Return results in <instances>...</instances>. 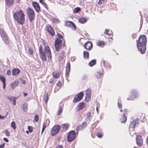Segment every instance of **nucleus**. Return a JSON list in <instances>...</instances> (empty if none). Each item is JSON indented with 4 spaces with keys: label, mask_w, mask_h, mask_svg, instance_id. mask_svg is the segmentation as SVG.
<instances>
[{
    "label": "nucleus",
    "mask_w": 148,
    "mask_h": 148,
    "mask_svg": "<svg viewBox=\"0 0 148 148\" xmlns=\"http://www.w3.org/2000/svg\"><path fill=\"white\" fill-rule=\"evenodd\" d=\"M124 111L125 112L124 113H125V115L127 114L128 112H129V110L127 108L124 109Z\"/></svg>",
    "instance_id": "680f3d73"
},
{
    "label": "nucleus",
    "mask_w": 148,
    "mask_h": 148,
    "mask_svg": "<svg viewBox=\"0 0 148 148\" xmlns=\"http://www.w3.org/2000/svg\"><path fill=\"white\" fill-rule=\"evenodd\" d=\"M60 127L59 125H56L53 127L51 131V135L52 136H53L59 132Z\"/></svg>",
    "instance_id": "9d476101"
},
{
    "label": "nucleus",
    "mask_w": 148,
    "mask_h": 148,
    "mask_svg": "<svg viewBox=\"0 0 148 148\" xmlns=\"http://www.w3.org/2000/svg\"><path fill=\"white\" fill-rule=\"evenodd\" d=\"M20 73V71L18 69H14L12 70V74L14 76H17Z\"/></svg>",
    "instance_id": "aec40b11"
},
{
    "label": "nucleus",
    "mask_w": 148,
    "mask_h": 148,
    "mask_svg": "<svg viewBox=\"0 0 148 148\" xmlns=\"http://www.w3.org/2000/svg\"><path fill=\"white\" fill-rule=\"evenodd\" d=\"M42 44L40 45L38 47L39 55L40 58L43 61H46L47 58L51 60L52 55L48 43L45 40L42 41Z\"/></svg>",
    "instance_id": "f257e3e1"
},
{
    "label": "nucleus",
    "mask_w": 148,
    "mask_h": 148,
    "mask_svg": "<svg viewBox=\"0 0 148 148\" xmlns=\"http://www.w3.org/2000/svg\"><path fill=\"white\" fill-rule=\"evenodd\" d=\"M85 106V104L83 102H80L79 103L77 107V110L78 111H79L80 110L84 109Z\"/></svg>",
    "instance_id": "2eb2a0df"
},
{
    "label": "nucleus",
    "mask_w": 148,
    "mask_h": 148,
    "mask_svg": "<svg viewBox=\"0 0 148 148\" xmlns=\"http://www.w3.org/2000/svg\"><path fill=\"white\" fill-rule=\"evenodd\" d=\"M0 35L4 43L8 45L9 38L7 33L1 28H0Z\"/></svg>",
    "instance_id": "423d86ee"
},
{
    "label": "nucleus",
    "mask_w": 148,
    "mask_h": 148,
    "mask_svg": "<svg viewBox=\"0 0 148 148\" xmlns=\"http://www.w3.org/2000/svg\"><path fill=\"white\" fill-rule=\"evenodd\" d=\"M23 110L25 112H27L28 110V104L27 103H24L22 106Z\"/></svg>",
    "instance_id": "c85d7f7f"
},
{
    "label": "nucleus",
    "mask_w": 148,
    "mask_h": 148,
    "mask_svg": "<svg viewBox=\"0 0 148 148\" xmlns=\"http://www.w3.org/2000/svg\"><path fill=\"white\" fill-rule=\"evenodd\" d=\"M140 119H142L143 122H145L146 121L145 114L144 113L142 114L140 117Z\"/></svg>",
    "instance_id": "c9c22d12"
},
{
    "label": "nucleus",
    "mask_w": 148,
    "mask_h": 148,
    "mask_svg": "<svg viewBox=\"0 0 148 148\" xmlns=\"http://www.w3.org/2000/svg\"><path fill=\"white\" fill-rule=\"evenodd\" d=\"M73 23L71 21H67L66 22L65 24L66 25V26L70 27L72 25Z\"/></svg>",
    "instance_id": "a19ab883"
},
{
    "label": "nucleus",
    "mask_w": 148,
    "mask_h": 148,
    "mask_svg": "<svg viewBox=\"0 0 148 148\" xmlns=\"http://www.w3.org/2000/svg\"><path fill=\"white\" fill-rule=\"evenodd\" d=\"M45 29L50 35L52 36L54 35L55 34L54 30L50 25L49 24L45 26Z\"/></svg>",
    "instance_id": "9b49d317"
},
{
    "label": "nucleus",
    "mask_w": 148,
    "mask_h": 148,
    "mask_svg": "<svg viewBox=\"0 0 148 148\" xmlns=\"http://www.w3.org/2000/svg\"><path fill=\"white\" fill-rule=\"evenodd\" d=\"M48 94H47L46 96L44 97V101L46 103H47L48 100Z\"/></svg>",
    "instance_id": "8fccbe9b"
},
{
    "label": "nucleus",
    "mask_w": 148,
    "mask_h": 148,
    "mask_svg": "<svg viewBox=\"0 0 148 148\" xmlns=\"http://www.w3.org/2000/svg\"><path fill=\"white\" fill-rule=\"evenodd\" d=\"M39 117L37 115L35 116L34 118V121L36 122H38V121Z\"/></svg>",
    "instance_id": "3c124183"
},
{
    "label": "nucleus",
    "mask_w": 148,
    "mask_h": 148,
    "mask_svg": "<svg viewBox=\"0 0 148 148\" xmlns=\"http://www.w3.org/2000/svg\"><path fill=\"white\" fill-rule=\"evenodd\" d=\"M32 5L35 10L38 13L39 12L40 10V8L39 3L35 1L32 2Z\"/></svg>",
    "instance_id": "f8f14e48"
},
{
    "label": "nucleus",
    "mask_w": 148,
    "mask_h": 148,
    "mask_svg": "<svg viewBox=\"0 0 148 148\" xmlns=\"http://www.w3.org/2000/svg\"><path fill=\"white\" fill-rule=\"evenodd\" d=\"M86 116V120H88V123H89L90 121V118L91 116V113L90 112H88Z\"/></svg>",
    "instance_id": "f704fd0d"
},
{
    "label": "nucleus",
    "mask_w": 148,
    "mask_h": 148,
    "mask_svg": "<svg viewBox=\"0 0 148 148\" xmlns=\"http://www.w3.org/2000/svg\"><path fill=\"white\" fill-rule=\"evenodd\" d=\"M136 142L137 145L141 147L143 145V140L141 136L137 135L136 137Z\"/></svg>",
    "instance_id": "ddd939ff"
},
{
    "label": "nucleus",
    "mask_w": 148,
    "mask_h": 148,
    "mask_svg": "<svg viewBox=\"0 0 148 148\" xmlns=\"http://www.w3.org/2000/svg\"><path fill=\"white\" fill-rule=\"evenodd\" d=\"M14 0H5V3L6 5L10 6L13 5Z\"/></svg>",
    "instance_id": "6ab92c4d"
},
{
    "label": "nucleus",
    "mask_w": 148,
    "mask_h": 148,
    "mask_svg": "<svg viewBox=\"0 0 148 148\" xmlns=\"http://www.w3.org/2000/svg\"><path fill=\"white\" fill-rule=\"evenodd\" d=\"M81 125L84 129L87 127L88 125V124L87 122H84L82 123V124Z\"/></svg>",
    "instance_id": "49530a36"
},
{
    "label": "nucleus",
    "mask_w": 148,
    "mask_h": 148,
    "mask_svg": "<svg viewBox=\"0 0 148 148\" xmlns=\"http://www.w3.org/2000/svg\"><path fill=\"white\" fill-rule=\"evenodd\" d=\"M136 124V122L135 121H133L131 122L130 127V128H134L135 127V125Z\"/></svg>",
    "instance_id": "72a5a7b5"
},
{
    "label": "nucleus",
    "mask_w": 148,
    "mask_h": 148,
    "mask_svg": "<svg viewBox=\"0 0 148 148\" xmlns=\"http://www.w3.org/2000/svg\"><path fill=\"white\" fill-rule=\"evenodd\" d=\"M4 133L8 137L10 136V133L8 130H5Z\"/></svg>",
    "instance_id": "6e6d98bb"
},
{
    "label": "nucleus",
    "mask_w": 148,
    "mask_h": 148,
    "mask_svg": "<svg viewBox=\"0 0 148 148\" xmlns=\"http://www.w3.org/2000/svg\"><path fill=\"white\" fill-rule=\"evenodd\" d=\"M70 27L73 30H75L76 29V27L75 25L73 23Z\"/></svg>",
    "instance_id": "864d4df0"
},
{
    "label": "nucleus",
    "mask_w": 148,
    "mask_h": 148,
    "mask_svg": "<svg viewBox=\"0 0 148 148\" xmlns=\"http://www.w3.org/2000/svg\"><path fill=\"white\" fill-rule=\"evenodd\" d=\"M118 106L119 108H122V104L121 103H119L118 102Z\"/></svg>",
    "instance_id": "69168bd1"
},
{
    "label": "nucleus",
    "mask_w": 148,
    "mask_h": 148,
    "mask_svg": "<svg viewBox=\"0 0 148 148\" xmlns=\"http://www.w3.org/2000/svg\"><path fill=\"white\" fill-rule=\"evenodd\" d=\"M17 98L16 97L9 96L8 97V99L10 101H13V104L14 105H15L16 104V100Z\"/></svg>",
    "instance_id": "412c9836"
},
{
    "label": "nucleus",
    "mask_w": 148,
    "mask_h": 148,
    "mask_svg": "<svg viewBox=\"0 0 148 148\" xmlns=\"http://www.w3.org/2000/svg\"><path fill=\"white\" fill-rule=\"evenodd\" d=\"M107 1L106 0H100L98 2V4L99 5H101L103 3V1L104 2H106Z\"/></svg>",
    "instance_id": "13d9d810"
},
{
    "label": "nucleus",
    "mask_w": 148,
    "mask_h": 148,
    "mask_svg": "<svg viewBox=\"0 0 148 148\" xmlns=\"http://www.w3.org/2000/svg\"><path fill=\"white\" fill-rule=\"evenodd\" d=\"M96 61L95 60H92L89 63V65L90 66H92L93 65H95L96 64Z\"/></svg>",
    "instance_id": "ea45409f"
},
{
    "label": "nucleus",
    "mask_w": 148,
    "mask_h": 148,
    "mask_svg": "<svg viewBox=\"0 0 148 148\" xmlns=\"http://www.w3.org/2000/svg\"><path fill=\"white\" fill-rule=\"evenodd\" d=\"M76 137L75 132L73 130H72L69 132L67 136V140L70 142L73 140Z\"/></svg>",
    "instance_id": "6e6552de"
},
{
    "label": "nucleus",
    "mask_w": 148,
    "mask_h": 148,
    "mask_svg": "<svg viewBox=\"0 0 148 148\" xmlns=\"http://www.w3.org/2000/svg\"><path fill=\"white\" fill-rule=\"evenodd\" d=\"M8 114V112H6V114L5 116H2L1 115H0V119H5L6 117L7 116Z\"/></svg>",
    "instance_id": "5fc2aeb1"
},
{
    "label": "nucleus",
    "mask_w": 148,
    "mask_h": 148,
    "mask_svg": "<svg viewBox=\"0 0 148 148\" xmlns=\"http://www.w3.org/2000/svg\"><path fill=\"white\" fill-rule=\"evenodd\" d=\"M81 10V9L79 7H77L73 10V12L75 13H76L79 12Z\"/></svg>",
    "instance_id": "79ce46f5"
},
{
    "label": "nucleus",
    "mask_w": 148,
    "mask_h": 148,
    "mask_svg": "<svg viewBox=\"0 0 148 148\" xmlns=\"http://www.w3.org/2000/svg\"><path fill=\"white\" fill-rule=\"evenodd\" d=\"M120 119L122 123H124L126 121L127 118L125 113L123 114L122 116L121 117Z\"/></svg>",
    "instance_id": "5701e85b"
},
{
    "label": "nucleus",
    "mask_w": 148,
    "mask_h": 148,
    "mask_svg": "<svg viewBox=\"0 0 148 148\" xmlns=\"http://www.w3.org/2000/svg\"><path fill=\"white\" fill-rule=\"evenodd\" d=\"M52 21L53 23H57L60 22V20L58 18H52Z\"/></svg>",
    "instance_id": "58836bf2"
},
{
    "label": "nucleus",
    "mask_w": 148,
    "mask_h": 148,
    "mask_svg": "<svg viewBox=\"0 0 148 148\" xmlns=\"http://www.w3.org/2000/svg\"><path fill=\"white\" fill-rule=\"evenodd\" d=\"M91 89L89 88L86 90L85 95L91 96Z\"/></svg>",
    "instance_id": "7c9ffc66"
},
{
    "label": "nucleus",
    "mask_w": 148,
    "mask_h": 148,
    "mask_svg": "<svg viewBox=\"0 0 148 148\" xmlns=\"http://www.w3.org/2000/svg\"><path fill=\"white\" fill-rule=\"evenodd\" d=\"M11 126L14 130L16 129V126L15 122L13 121L11 123Z\"/></svg>",
    "instance_id": "a18cd8bd"
},
{
    "label": "nucleus",
    "mask_w": 148,
    "mask_h": 148,
    "mask_svg": "<svg viewBox=\"0 0 148 148\" xmlns=\"http://www.w3.org/2000/svg\"><path fill=\"white\" fill-rule=\"evenodd\" d=\"M0 80L3 83V89L5 88L6 86V79L5 77L0 75Z\"/></svg>",
    "instance_id": "f3484780"
},
{
    "label": "nucleus",
    "mask_w": 148,
    "mask_h": 148,
    "mask_svg": "<svg viewBox=\"0 0 148 148\" xmlns=\"http://www.w3.org/2000/svg\"><path fill=\"white\" fill-rule=\"evenodd\" d=\"M83 129L81 125H79L77 127V132H78L79 130H82Z\"/></svg>",
    "instance_id": "de8ad7c7"
},
{
    "label": "nucleus",
    "mask_w": 148,
    "mask_h": 148,
    "mask_svg": "<svg viewBox=\"0 0 148 148\" xmlns=\"http://www.w3.org/2000/svg\"><path fill=\"white\" fill-rule=\"evenodd\" d=\"M62 130L63 131H66L69 128V125L68 124H64L62 125Z\"/></svg>",
    "instance_id": "bb28decb"
},
{
    "label": "nucleus",
    "mask_w": 148,
    "mask_h": 148,
    "mask_svg": "<svg viewBox=\"0 0 148 148\" xmlns=\"http://www.w3.org/2000/svg\"><path fill=\"white\" fill-rule=\"evenodd\" d=\"M54 81V80L53 78L51 79L49 81V83L50 84H52Z\"/></svg>",
    "instance_id": "0e129e2a"
},
{
    "label": "nucleus",
    "mask_w": 148,
    "mask_h": 148,
    "mask_svg": "<svg viewBox=\"0 0 148 148\" xmlns=\"http://www.w3.org/2000/svg\"><path fill=\"white\" fill-rule=\"evenodd\" d=\"M91 98V96L85 95V101L87 102H88L89 101H90Z\"/></svg>",
    "instance_id": "e433bc0d"
},
{
    "label": "nucleus",
    "mask_w": 148,
    "mask_h": 148,
    "mask_svg": "<svg viewBox=\"0 0 148 148\" xmlns=\"http://www.w3.org/2000/svg\"><path fill=\"white\" fill-rule=\"evenodd\" d=\"M105 32L104 33V34H105L106 35H108L110 36H112V33L111 32H110L109 30L107 29H106L105 30Z\"/></svg>",
    "instance_id": "473e14b6"
},
{
    "label": "nucleus",
    "mask_w": 148,
    "mask_h": 148,
    "mask_svg": "<svg viewBox=\"0 0 148 148\" xmlns=\"http://www.w3.org/2000/svg\"><path fill=\"white\" fill-rule=\"evenodd\" d=\"M105 43L104 41L100 40H98L96 43V45L97 46L101 47L105 44Z\"/></svg>",
    "instance_id": "cd10ccee"
},
{
    "label": "nucleus",
    "mask_w": 148,
    "mask_h": 148,
    "mask_svg": "<svg viewBox=\"0 0 148 148\" xmlns=\"http://www.w3.org/2000/svg\"><path fill=\"white\" fill-rule=\"evenodd\" d=\"M84 96V93L83 92H81L77 93L75 97L73 100V102L74 103L78 102L81 100Z\"/></svg>",
    "instance_id": "1a4fd4ad"
},
{
    "label": "nucleus",
    "mask_w": 148,
    "mask_h": 148,
    "mask_svg": "<svg viewBox=\"0 0 148 148\" xmlns=\"http://www.w3.org/2000/svg\"><path fill=\"white\" fill-rule=\"evenodd\" d=\"M97 136L99 138H101L102 136V135L100 133H98L97 135Z\"/></svg>",
    "instance_id": "052dcab7"
},
{
    "label": "nucleus",
    "mask_w": 148,
    "mask_h": 148,
    "mask_svg": "<svg viewBox=\"0 0 148 148\" xmlns=\"http://www.w3.org/2000/svg\"><path fill=\"white\" fill-rule=\"evenodd\" d=\"M26 12L29 21L32 22L35 17V13L33 9L28 7L26 9Z\"/></svg>",
    "instance_id": "39448f33"
},
{
    "label": "nucleus",
    "mask_w": 148,
    "mask_h": 148,
    "mask_svg": "<svg viewBox=\"0 0 148 148\" xmlns=\"http://www.w3.org/2000/svg\"><path fill=\"white\" fill-rule=\"evenodd\" d=\"M60 75V73L59 72H54L52 73V76L55 79L58 78Z\"/></svg>",
    "instance_id": "a878e982"
},
{
    "label": "nucleus",
    "mask_w": 148,
    "mask_h": 148,
    "mask_svg": "<svg viewBox=\"0 0 148 148\" xmlns=\"http://www.w3.org/2000/svg\"><path fill=\"white\" fill-rule=\"evenodd\" d=\"M138 97V92L134 89L132 90L130 92V96L127 99L128 100H134Z\"/></svg>",
    "instance_id": "0eeeda50"
},
{
    "label": "nucleus",
    "mask_w": 148,
    "mask_h": 148,
    "mask_svg": "<svg viewBox=\"0 0 148 148\" xmlns=\"http://www.w3.org/2000/svg\"><path fill=\"white\" fill-rule=\"evenodd\" d=\"M47 126H48V125H47V122L46 121H44L43 122V124L42 129V130L41 131V134H42V133L44 131L46 127Z\"/></svg>",
    "instance_id": "c756f323"
},
{
    "label": "nucleus",
    "mask_w": 148,
    "mask_h": 148,
    "mask_svg": "<svg viewBox=\"0 0 148 148\" xmlns=\"http://www.w3.org/2000/svg\"><path fill=\"white\" fill-rule=\"evenodd\" d=\"M29 52L31 55H33L34 52L33 49L32 47H29Z\"/></svg>",
    "instance_id": "09e8293b"
},
{
    "label": "nucleus",
    "mask_w": 148,
    "mask_h": 148,
    "mask_svg": "<svg viewBox=\"0 0 148 148\" xmlns=\"http://www.w3.org/2000/svg\"><path fill=\"white\" fill-rule=\"evenodd\" d=\"M5 143L0 145V148H3L5 145Z\"/></svg>",
    "instance_id": "774afa93"
},
{
    "label": "nucleus",
    "mask_w": 148,
    "mask_h": 148,
    "mask_svg": "<svg viewBox=\"0 0 148 148\" xmlns=\"http://www.w3.org/2000/svg\"><path fill=\"white\" fill-rule=\"evenodd\" d=\"M70 70V63H67L66 67V78L69 77V72Z\"/></svg>",
    "instance_id": "dca6fc26"
},
{
    "label": "nucleus",
    "mask_w": 148,
    "mask_h": 148,
    "mask_svg": "<svg viewBox=\"0 0 148 148\" xmlns=\"http://www.w3.org/2000/svg\"><path fill=\"white\" fill-rule=\"evenodd\" d=\"M87 21V19L85 17H81L79 19V21L81 23L84 24Z\"/></svg>",
    "instance_id": "393cba45"
},
{
    "label": "nucleus",
    "mask_w": 148,
    "mask_h": 148,
    "mask_svg": "<svg viewBox=\"0 0 148 148\" xmlns=\"http://www.w3.org/2000/svg\"><path fill=\"white\" fill-rule=\"evenodd\" d=\"M137 46L138 50L142 54L144 53L146 51V45L147 42L146 36L144 35L140 36L136 40Z\"/></svg>",
    "instance_id": "f03ea898"
},
{
    "label": "nucleus",
    "mask_w": 148,
    "mask_h": 148,
    "mask_svg": "<svg viewBox=\"0 0 148 148\" xmlns=\"http://www.w3.org/2000/svg\"><path fill=\"white\" fill-rule=\"evenodd\" d=\"M103 73L101 72H97L95 74V77L97 79H99L103 76Z\"/></svg>",
    "instance_id": "b1692460"
},
{
    "label": "nucleus",
    "mask_w": 148,
    "mask_h": 148,
    "mask_svg": "<svg viewBox=\"0 0 148 148\" xmlns=\"http://www.w3.org/2000/svg\"><path fill=\"white\" fill-rule=\"evenodd\" d=\"M56 85L60 88L62 86V83L60 80L58 81V83L56 84Z\"/></svg>",
    "instance_id": "4d7b16f0"
},
{
    "label": "nucleus",
    "mask_w": 148,
    "mask_h": 148,
    "mask_svg": "<svg viewBox=\"0 0 148 148\" xmlns=\"http://www.w3.org/2000/svg\"><path fill=\"white\" fill-rule=\"evenodd\" d=\"M63 109L61 107H59V108L58 110V112H57V115H60L62 113V111Z\"/></svg>",
    "instance_id": "37998d69"
},
{
    "label": "nucleus",
    "mask_w": 148,
    "mask_h": 148,
    "mask_svg": "<svg viewBox=\"0 0 148 148\" xmlns=\"http://www.w3.org/2000/svg\"><path fill=\"white\" fill-rule=\"evenodd\" d=\"M87 75H84L82 76V79H83V80L86 79L87 78Z\"/></svg>",
    "instance_id": "e2e57ef3"
},
{
    "label": "nucleus",
    "mask_w": 148,
    "mask_h": 148,
    "mask_svg": "<svg viewBox=\"0 0 148 148\" xmlns=\"http://www.w3.org/2000/svg\"><path fill=\"white\" fill-rule=\"evenodd\" d=\"M18 83L19 81L18 80H15L11 84V87L12 88L14 89L18 86Z\"/></svg>",
    "instance_id": "4be33fe9"
},
{
    "label": "nucleus",
    "mask_w": 148,
    "mask_h": 148,
    "mask_svg": "<svg viewBox=\"0 0 148 148\" xmlns=\"http://www.w3.org/2000/svg\"><path fill=\"white\" fill-rule=\"evenodd\" d=\"M25 16L24 12L21 9L16 11L13 14L14 19L20 25H23L25 23Z\"/></svg>",
    "instance_id": "7ed1b4c3"
},
{
    "label": "nucleus",
    "mask_w": 148,
    "mask_h": 148,
    "mask_svg": "<svg viewBox=\"0 0 148 148\" xmlns=\"http://www.w3.org/2000/svg\"><path fill=\"white\" fill-rule=\"evenodd\" d=\"M39 2L43 5L45 8H47V5L45 2V0H39Z\"/></svg>",
    "instance_id": "4c0bfd02"
},
{
    "label": "nucleus",
    "mask_w": 148,
    "mask_h": 148,
    "mask_svg": "<svg viewBox=\"0 0 148 148\" xmlns=\"http://www.w3.org/2000/svg\"><path fill=\"white\" fill-rule=\"evenodd\" d=\"M34 128L32 126H28V129L30 133H31L33 132Z\"/></svg>",
    "instance_id": "603ef678"
},
{
    "label": "nucleus",
    "mask_w": 148,
    "mask_h": 148,
    "mask_svg": "<svg viewBox=\"0 0 148 148\" xmlns=\"http://www.w3.org/2000/svg\"><path fill=\"white\" fill-rule=\"evenodd\" d=\"M103 63L104 66L108 68H110L111 67V65L110 64L107 63H106L104 61H103Z\"/></svg>",
    "instance_id": "c03bdc74"
},
{
    "label": "nucleus",
    "mask_w": 148,
    "mask_h": 148,
    "mask_svg": "<svg viewBox=\"0 0 148 148\" xmlns=\"http://www.w3.org/2000/svg\"><path fill=\"white\" fill-rule=\"evenodd\" d=\"M56 148H63V147L61 145H58L56 147Z\"/></svg>",
    "instance_id": "338daca9"
},
{
    "label": "nucleus",
    "mask_w": 148,
    "mask_h": 148,
    "mask_svg": "<svg viewBox=\"0 0 148 148\" xmlns=\"http://www.w3.org/2000/svg\"><path fill=\"white\" fill-rule=\"evenodd\" d=\"M65 52L62 51L60 52L58 60L59 61H61L65 57Z\"/></svg>",
    "instance_id": "a211bd4d"
},
{
    "label": "nucleus",
    "mask_w": 148,
    "mask_h": 148,
    "mask_svg": "<svg viewBox=\"0 0 148 148\" xmlns=\"http://www.w3.org/2000/svg\"><path fill=\"white\" fill-rule=\"evenodd\" d=\"M6 74L7 75L10 76L11 75V71L10 69H9L7 71Z\"/></svg>",
    "instance_id": "bf43d9fd"
},
{
    "label": "nucleus",
    "mask_w": 148,
    "mask_h": 148,
    "mask_svg": "<svg viewBox=\"0 0 148 148\" xmlns=\"http://www.w3.org/2000/svg\"><path fill=\"white\" fill-rule=\"evenodd\" d=\"M85 49L88 50H90L92 48V42L88 41L84 45Z\"/></svg>",
    "instance_id": "4468645a"
},
{
    "label": "nucleus",
    "mask_w": 148,
    "mask_h": 148,
    "mask_svg": "<svg viewBox=\"0 0 148 148\" xmlns=\"http://www.w3.org/2000/svg\"><path fill=\"white\" fill-rule=\"evenodd\" d=\"M57 37L55 42V47L56 50L58 51L62 46H65V40L64 39L63 36L60 34L58 33Z\"/></svg>",
    "instance_id": "20e7f679"
},
{
    "label": "nucleus",
    "mask_w": 148,
    "mask_h": 148,
    "mask_svg": "<svg viewBox=\"0 0 148 148\" xmlns=\"http://www.w3.org/2000/svg\"><path fill=\"white\" fill-rule=\"evenodd\" d=\"M83 56L85 58H88L89 57V53L88 52L84 51L83 52Z\"/></svg>",
    "instance_id": "2f4dec72"
}]
</instances>
